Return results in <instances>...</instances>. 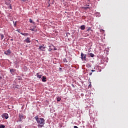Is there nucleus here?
I'll return each instance as SVG.
<instances>
[{"mask_svg": "<svg viewBox=\"0 0 128 128\" xmlns=\"http://www.w3.org/2000/svg\"><path fill=\"white\" fill-rule=\"evenodd\" d=\"M37 124H38V128H41L44 126L46 120L44 118H40L38 116H36L34 117Z\"/></svg>", "mask_w": 128, "mask_h": 128, "instance_id": "1", "label": "nucleus"}, {"mask_svg": "<svg viewBox=\"0 0 128 128\" xmlns=\"http://www.w3.org/2000/svg\"><path fill=\"white\" fill-rule=\"evenodd\" d=\"M81 58L82 60H86V54H84V53H81Z\"/></svg>", "mask_w": 128, "mask_h": 128, "instance_id": "2", "label": "nucleus"}, {"mask_svg": "<svg viewBox=\"0 0 128 128\" xmlns=\"http://www.w3.org/2000/svg\"><path fill=\"white\" fill-rule=\"evenodd\" d=\"M2 118H6L8 120V113H4L2 114Z\"/></svg>", "mask_w": 128, "mask_h": 128, "instance_id": "3", "label": "nucleus"}, {"mask_svg": "<svg viewBox=\"0 0 128 128\" xmlns=\"http://www.w3.org/2000/svg\"><path fill=\"white\" fill-rule=\"evenodd\" d=\"M4 54H6V56H10V54H12V52L10 50H8L4 52Z\"/></svg>", "mask_w": 128, "mask_h": 128, "instance_id": "4", "label": "nucleus"}, {"mask_svg": "<svg viewBox=\"0 0 128 128\" xmlns=\"http://www.w3.org/2000/svg\"><path fill=\"white\" fill-rule=\"evenodd\" d=\"M46 46H39V50H40V51L45 52L46 50Z\"/></svg>", "mask_w": 128, "mask_h": 128, "instance_id": "5", "label": "nucleus"}, {"mask_svg": "<svg viewBox=\"0 0 128 128\" xmlns=\"http://www.w3.org/2000/svg\"><path fill=\"white\" fill-rule=\"evenodd\" d=\"M24 42H26V44H30V38H27L26 39L24 40Z\"/></svg>", "mask_w": 128, "mask_h": 128, "instance_id": "6", "label": "nucleus"}, {"mask_svg": "<svg viewBox=\"0 0 128 128\" xmlns=\"http://www.w3.org/2000/svg\"><path fill=\"white\" fill-rule=\"evenodd\" d=\"M25 118V116L22 115V114H20V121L22 122V120H24V118Z\"/></svg>", "mask_w": 128, "mask_h": 128, "instance_id": "7", "label": "nucleus"}, {"mask_svg": "<svg viewBox=\"0 0 128 128\" xmlns=\"http://www.w3.org/2000/svg\"><path fill=\"white\" fill-rule=\"evenodd\" d=\"M36 77L38 78H42V75L40 74V72H38L36 74Z\"/></svg>", "mask_w": 128, "mask_h": 128, "instance_id": "8", "label": "nucleus"}, {"mask_svg": "<svg viewBox=\"0 0 128 128\" xmlns=\"http://www.w3.org/2000/svg\"><path fill=\"white\" fill-rule=\"evenodd\" d=\"M46 76H43L42 77V82H46Z\"/></svg>", "mask_w": 128, "mask_h": 128, "instance_id": "9", "label": "nucleus"}, {"mask_svg": "<svg viewBox=\"0 0 128 128\" xmlns=\"http://www.w3.org/2000/svg\"><path fill=\"white\" fill-rule=\"evenodd\" d=\"M30 30H32V32H38V29H36V28H30Z\"/></svg>", "mask_w": 128, "mask_h": 128, "instance_id": "10", "label": "nucleus"}, {"mask_svg": "<svg viewBox=\"0 0 128 128\" xmlns=\"http://www.w3.org/2000/svg\"><path fill=\"white\" fill-rule=\"evenodd\" d=\"M20 34H22V36H28V33H22V32H20Z\"/></svg>", "mask_w": 128, "mask_h": 128, "instance_id": "11", "label": "nucleus"}, {"mask_svg": "<svg viewBox=\"0 0 128 128\" xmlns=\"http://www.w3.org/2000/svg\"><path fill=\"white\" fill-rule=\"evenodd\" d=\"M16 72V69H14V68H12L10 70V74H14V72Z\"/></svg>", "mask_w": 128, "mask_h": 128, "instance_id": "12", "label": "nucleus"}, {"mask_svg": "<svg viewBox=\"0 0 128 128\" xmlns=\"http://www.w3.org/2000/svg\"><path fill=\"white\" fill-rule=\"evenodd\" d=\"M80 28L84 30L86 28V26L84 25H82L80 26Z\"/></svg>", "mask_w": 128, "mask_h": 128, "instance_id": "13", "label": "nucleus"}, {"mask_svg": "<svg viewBox=\"0 0 128 128\" xmlns=\"http://www.w3.org/2000/svg\"><path fill=\"white\" fill-rule=\"evenodd\" d=\"M88 54H90L91 58H94V54L92 53H88Z\"/></svg>", "mask_w": 128, "mask_h": 128, "instance_id": "14", "label": "nucleus"}, {"mask_svg": "<svg viewBox=\"0 0 128 128\" xmlns=\"http://www.w3.org/2000/svg\"><path fill=\"white\" fill-rule=\"evenodd\" d=\"M90 8L91 7H88V6L84 7V10H88V8Z\"/></svg>", "mask_w": 128, "mask_h": 128, "instance_id": "15", "label": "nucleus"}, {"mask_svg": "<svg viewBox=\"0 0 128 128\" xmlns=\"http://www.w3.org/2000/svg\"><path fill=\"white\" fill-rule=\"evenodd\" d=\"M1 36V40H4V36L2 34H0Z\"/></svg>", "mask_w": 128, "mask_h": 128, "instance_id": "16", "label": "nucleus"}, {"mask_svg": "<svg viewBox=\"0 0 128 128\" xmlns=\"http://www.w3.org/2000/svg\"><path fill=\"white\" fill-rule=\"evenodd\" d=\"M62 100V98H57V102H60V100Z\"/></svg>", "mask_w": 128, "mask_h": 128, "instance_id": "17", "label": "nucleus"}, {"mask_svg": "<svg viewBox=\"0 0 128 128\" xmlns=\"http://www.w3.org/2000/svg\"><path fill=\"white\" fill-rule=\"evenodd\" d=\"M6 126L4 125H0V128H4Z\"/></svg>", "mask_w": 128, "mask_h": 128, "instance_id": "18", "label": "nucleus"}, {"mask_svg": "<svg viewBox=\"0 0 128 128\" xmlns=\"http://www.w3.org/2000/svg\"><path fill=\"white\" fill-rule=\"evenodd\" d=\"M30 22L31 24L32 23V18L30 19Z\"/></svg>", "mask_w": 128, "mask_h": 128, "instance_id": "19", "label": "nucleus"}, {"mask_svg": "<svg viewBox=\"0 0 128 128\" xmlns=\"http://www.w3.org/2000/svg\"><path fill=\"white\" fill-rule=\"evenodd\" d=\"M9 8H10V10H12V4H10Z\"/></svg>", "mask_w": 128, "mask_h": 128, "instance_id": "20", "label": "nucleus"}, {"mask_svg": "<svg viewBox=\"0 0 128 128\" xmlns=\"http://www.w3.org/2000/svg\"><path fill=\"white\" fill-rule=\"evenodd\" d=\"M59 70H60V72H62V68H60Z\"/></svg>", "mask_w": 128, "mask_h": 128, "instance_id": "21", "label": "nucleus"}, {"mask_svg": "<svg viewBox=\"0 0 128 128\" xmlns=\"http://www.w3.org/2000/svg\"><path fill=\"white\" fill-rule=\"evenodd\" d=\"M98 15H100V14H99V13H96V16H98Z\"/></svg>", "mask_w": 128, "mask_h": 128, "instance_id": "22", "label": "nucleus"}, {"mask_svg": "<svg viewBox=\"0 0 128 128\" xmlns=\"http://www.w3.org/2000/svg\"><path fill=\"white\" fill-rule=\"evenodd\" d=\"M72 86L74 88V84H72Z\"/></svg>", "mask_w": 128, "mask_h": 128, "instance_id": "23", "label": "nucleus"}, {"mask_svg": "<svg viewBox=\"0 0 128 128\" xmlns=\"http://www.w3.org/2000/svg\"><path fill=\"white\" fill-rule=\"evenodd\" d=\"M74 128H78L77 126H74Z\"/></svg>", "mask_w": 128, "mask_h": 128, "instance_id": "24", "label": "nucleus"}, {"mask_svg": "<svg viewBox=\"0 0 128 128\" xmlns=\"http://www.w3.org/2000/svg\"><path fill=\"white\" fill-rule=\"evenodd\" d=\"M90 30V28H89L87 30L88 31V30Z\"/></svg>", "mask_w": 128, "mask_h": 128, "instance_id": "25", "label": "nucleus"}, {"mask_svg": "<svg viewBox=\"0 0 128 128\" xmlns=\"http://www.w3.org/2000/svg\"><path fill=\"white\" fill-rule=\"evenodd\" d=\"M22 0V2H26V0Z\"/></svg>", "mask_w": 128, "mask_h": 128, "instance_id": "26", "label": "nucleus"}, {"mask_svg": "<svg viewBox=\"0 0 128 128\" xmlns=\"http://www.w3.org/2000/svg\"><path fill=\"white\" fill-rule=\"evenodd\" d=\"M2 77L0 76V80H2Z\"/></svg>", "mask_w": 128, "mask_h": 128, "instance_id": "27", "label": "nucleus"}, {"mask_svg": "<svg viewBox=\"0 0 128 128\" xmlns=\"http://www.w3.org/2000/svg\"><path fill=\"white\" fill-rule=\"evenodd\" d=\"M92 72L90 73V76H92Z\"/></svg>", "mask_w": 128, "mask_h": 128, "instance_id": "28", "label": "nucleus"}, {"mask_svg": "<svg viewBox=\"0 0 128 128\" xmlns=\"http://www.w3.org/2000/svg\"><path fill=\"white\" fill-rule=\"evenodd\" d=\"M89 86H92V84H89Z\"/></svg>", "mask_w": 128, "mask_h": 128, "instance_id": "29", "label": "nucleus"}, {"mask_svg": "<svg viewBox=\"0 0 128 128\" xmlns=\"http://www.w3.org/2000/svg\"><path fill=\"white\" fill-rule=\"evenodd\" d=\"M92 72H96L94 70H92Z\"/></svg>", "mask_w": 128, "mask_h": 128, "instance_id": "30", "label": "nucleus"}, {"mask_svg": "<svg viewBox=\"0 0 128 128\" xmlns=\"http://www.w3.org/2000/svg\"><path fill=\"white\" fill-rule=\"evenodd\" d=\"M10 40H14V39H10Z\"/></svg>", "mask_w": 128, "mask_h": 128, "instance_id": "31", "label": "nucleus"}, {"mask_svg": "<svg viewBox=\"0 0 128 128\" xmlns=\"http://www.w3.org/2000/svg\"><path fill=\"white\" fill-rule=\"evenodd\" d=\"M86 6H87L90 7V6H89V5H86Z\"/></svg>", "mask_w": 128, "mask_h": 128, "instance_id": "32", "label": "nucleus"}, {"mask_svg": "<svg viewBox=\"0 0 128 128\" xmlns=\"http://www.w3.org/2000/svg\"><path fill=\"white\" fill-rule=\"evenodd\" d=\"M88 52H90V49L88 50Z\"/></svg>", "mask_w": 128, "mask_h": 128, "instance_id": "33", "label": "nucleus"}, {"mask_svg": "<svg viewBox=\"0 0 128 128\" xmlns=\"http://www.w3.org/2000/svg\"><path fill=\"white\" fill-rule=\"evenodd\" d=\"M16 22H15V24H14V26H16Z\"/></svg>", "mask_w": 128, "mask_h": 128, "instance_id": "34", "label": "nucleus"}, {"mask_svg": "<svg viewBox=\"0 0 128 128\" xmlns=\"http://www.w3.org/2000/svg\"><path fill=\"white\" fill-rule=\"evenodd\" d=\"M88 0V2H90V0Z\"/></svg>", "mask_w": 128, "mask_h": 128, "instance_id": "35", "label": "nucleus"}]
</instances>
